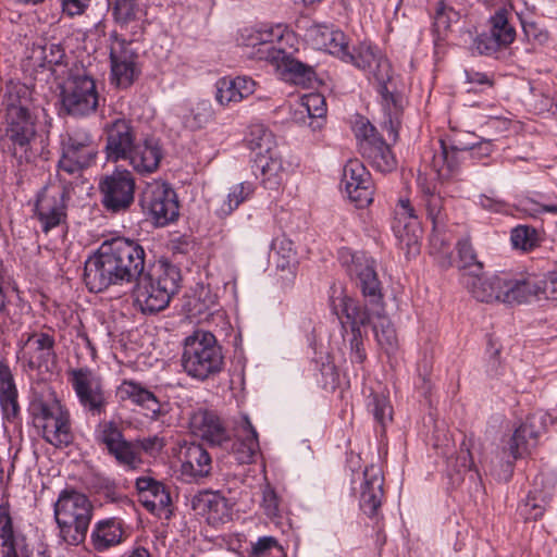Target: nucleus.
I'll return each mask as SVG.
<instances>
[{
  "label": "nucleus",
  "instance_id": "obj_1",
  "mask_svg": "<svg viewBox=\"0 0 557 557\" xmlns=\"http://www.w3.org/2000/svg\"><path fill=\"white\" fill-rule=\"evenodd\" d=\"M145 249L134 240L124 237L106 240L86 260L84 282L92 293L132 283L145 273Z\"/></svg>",
  "mask_w": 557,
  "mask_h": 557
},
{
  "label": "nucleus",
  "instance_id": "obj_2",
  "mask_svg": "<svg viewBox=\"0 0 557 557\" xmlns=\"http://www.w3.org/2000/svg\"><path fill=\"white\" fill-rule=\"evenodd\" d=\"M107 159L112 162L126 161L139 175L156 173L164 157L160 140L153 136L137 139L131 121L116 119L106 126Z\"/></svg>",
  "mask_w": 557,
  "mask_h": 557
},
{
  "label": "nucleus",
  "instance_id": "obj_3",
  "mask_svg": "<svg viewBox=\"0 0 557 557\" xmlns=\"http://www.w3.org/2000/svg\"><path fill=\"white\" fill-rule=\"evenodd\" d=\"M341 260L351 280L360 288L369 306H374L372 327L375 339L386 354L397 349L398 339L391 320L384 313L383 295L379 281L375 261L366 252L343 251Z\"/></svg>",
  "mask_w": 557,
  "mask_h": 557
},
{
  "label": "nucleus",
  "instance_id": "obj_4",
  "mask_svg": "<svg viewBox=\"0 0 557 557\" xmlns=\"http://www.w3.org/2000/svg\"><path fill=\"white\" fill-rule=\"evenodd\" d=\"M180 270L168 262H159L141 274L133 288L134 305L143 313H156L169 306L178 290Z\"/></svg>",
  "mask_w": 557,
  "mask_h": 557
},
{
  "label": "nucleus",
  "instance_id": "obj_5",
  "mask_svg": "<svg viewBox=\"0 0 557 557\" xmlns=\"http://www.w3.org/2000/svg\"><path fill=\"white\" fill-rule=\"evenodd\" d=\"M2 106L5 138L14 148L26 151L36 135V115L30 108L28 88L20 83L8 84Z\"/></svg>",
  "mask_w": 557,
  "mask_h": 557
},
{
  "label": "nucleus",
  "instance_id": "obj_6",
  "mask_svg": "<svg viewBox=\"0 0 557 557\" xmlns=\"http://www.w3.org/2000/svg\"><path fill=\"white\" fill-rule=\"evenodd\" d=\"M482 272L462 273L461 281L468 292L481 302L499 301L504 304L525 302L523 276L509 272H499L491 276H482Z\"/></svg>",
  "mask_w": 557,
  "mask_h": 557
},
{
  "label": "nucleus",
  "instance_id": "obj_7",
  "mask_svg": "<svg viewBox=\"0 0 557 557\" xmlns=\"http://www.w3.org/2000/svg\"><path fill=\"white\" fill-rule=\"evenodd\" d=\"M92 504L76 491L64 490L54 504V519L60 537L69 545L82 544L92 518Z\"/></svg>",
  "mask_w": 557,
  "mask_h": 557
},
{
  "label": "nucleus",
  "instance_id": "obj_8",
  "mask_svg": "<svg viewBox=\"0 0 557 557\" xmlns=\"http://www.w3.org/2000/svg\"><path fill=\"white\" fill-rule=\"evenodd\" d=\"M181 361L188 376L203 381L222 370L224 357L215 336L198 330L184 339Z\"/></svg>",
  "mask_w": 557,
  "mask_h": 557
},
{
  "label": "nucleus",
  "instance_id": "obj_9",
  "mask_svg": "<svg viewBox=\"0 0 557 557\" xmlns=\"http://www.w3.org/2000/svg\"><path fill=\"white\" fill-rule=\"evenodd\" d=\"M30 409L34 426L47 443L62 448L73 442L71 414L60 400L37 399L32 404Z\"/></svg>",
  "mask_w": 557,
  "mask_h": 557
},
{
  "label": "nucleus",
  "instance_id": "obj_10",
  "mask_svg": "<svg viewBox=\"0 0 557 557\" xmlns=\"http://www.w3.org/2000/svg\"><path fill=\"white\" fill-rule=\"evenodd\" d=\"M367 75L369 79H373L377 84L387 117L384 121V129L388 137L396 141L404 108V98L398 90V77L394 74L391 62L383 54L379 57Z\"/></svg>",
  "mask_w": 557,
  "mask_h": 557
},
{
  "label": "nucleus",
  "instance_id": "obj_11",
  "mask_svg": "<svg viewBox=\"0 0 557 557\" xmlns=\"http://www.w3.org/2000/svg\"><path fill=\"white\" fill-rule=\"evenodd\" d=\"M99 99L96 79L84 70L71 72L60 86L61 110L69 115L83 117L95 113Z\"/></svg>",
  "mask_w": 557,
  "mask_h": 557
},
{
  "label": "nucleus",
  "instance_id": "obj_12",
  "mask_svg": "<svg viewBox=\"0 0 557 557\" xmlns=\"http://www.w3.org/2000/svg\"><path fill=\"white\" fill-rule=\"evenodd\" d=\"M96 156L97 146L86 129L76 128L70 132L62 139V157L58 164L59 182H65V175H77Z\"/></svg>",
  "mask_w": 557,
  "mask_h": 557
},
{
  "label": "nucleus",
  "instance_id": "obj_13",
  "mask_svg": "<svg viewBox=\"0 0 557 557\" xmlns=\"http://www.w3.org/2000/svg\"><path fill=\"white\" fill-rule=\"evenodd\" d=\"M140 205L158 226L174 222L180 214L175 190L161 181H153L146 185L141 193Z\"/></svg>",
  "mask_w": 557,
  "mask_h": 557
},
{
  "label": "nucleus",
  "instance_id": "obj_14",
  "mask_svg": "<svg viewBox=\"0 0 557 557\" xmlns=\"http://www.w3.org/2000/svg\"><path fill=\"white\" fill-rule=\"evenodd\" d=\"M417 186L426 216L433 224V234L430 238L432 252H445L444 250L447 245L441 237L440 231L447 221L446 200L437 191L434 178H429L421 172L417 177Z\"/></svg>",
  "mask_w": 557,
  "mask_h": 557
},
{
  "label": "nucleus",
  "instance_id": "obj_15",
  "mask_svg": "<svg viewBox=\"0 0 557 557\" xmlns=\"http://www.w3.org/2000/svg\"><path fill=\"white\" fill-rule=\"evenodd\" d=\"M69 374L81 406L92 416L104 412L108 399L101 376L86 367L73 369Z\"/></svg>",
  "mask_w": 557,
  "mask_h": 557
},
{
  "label": "nucleus",
  "instance_id": "obj_16",
  "mask_svg": "<svg viewBox=\"0 0 557 557\" xmlns=\"http://www.w3.org/2000/svg\"><path fill=\"white\" fill-rule=\"evenodd\" d=\"M99 190L103 207L111 212L128 209L134 201L135 178L128 170H115L101 178Z\"/></svg>",
  "mask_w": 557,
  "mask_h": 557
},
{
  "label": "nucleus",
  "instance_id": "obj_17",
  "mask_svg": "<svg viewBox=\"0 0 557 557\" xmlns=\"http://www.w3.org/2000/svg\"><path fill=\"white\" fill-rule=\"evenodd\" d=\"M283 37V28L281 26H250L240 29L238 40L240 44L251 49L247 52L249 58L265 60L269 62L282 58V49L276 48L274 42Z\"/></svg>",
  "mask_w": 557,
  "mask_h": 557
},
{
  "label": "nucleus",
  "instance_id": "obj_18",
  "mask_svg": "<svg viewBox=\"0 0 557 557\" xmlns=\"http://www.w3.org/2000/svg\"><path fill=\"white\" fill-rule=\"evenodd\" d=\"M392 228L399 247L407 256L419 253L421 235L420 222L416 209L407 198H400L394 209Z\"/></svg>",
  "mask_w": 557,
  "mask_h": 557
},
{
  "label": "nucleus",
  "instance_id": "obj_19",
  "mask_svg": "<svg viewBox=\"0 0 557 557\" xmlns=\"http://www.w3.org/2000/svg\"><path fill=\"white\" fill-rule=\"evenodd\" d=\"M71 182L45 188L38 196L35 211L42 231L48 233L65 220V199L70 195Z\"/></svg>",
  "mask_w": 557,
  "mask_h": 557
},
{
  "label": "nucleus",
  "instance_id": "obj_20",
  "mask_svg": "<svg viewBox=\"0 0 557 557\" xmlns=\"http://www.w3.org/2000/svg\"><path fill=\"white\" fill-rule=\"evenodd\" d=\"M357 136L361 137L360 152L373 169L382 173H388L396 169L397 161L391 147L376 136L373 125L369 122L361 123Z\"/></svg>",
  "mask_w": 557,
  "mask_h": 557
},
{
  "label": "nucleus",
  "instance_id": "obj_21",
  "mask_svg": "<svg viewBox=\"0 0 557 557\" xmlns=\"http://www.w3.org/2000/svg\"><path fill=\"white\" fill-rule=\"evenodd\" d=\"M342 184L348 198L362 208L373 201L374 186L371 175L357 159H350L344 166Z\"/></svg>",
  "mask_w": 557,
  "mask_h": 557
},
{
  "label": "nucleus",
  "instance_id": "obj_22",
  "mask_svg": "<svg viewBox=\"0 0 557 557\" xmlns=\"http://www.w3.org/2000/svg\"><path fill=\"white\" fill-rule=\"evenodd\" d=\"M53 335L46 332H33L22 346L23 359L30 370L49 371L54 366L57 355Z\"/></svg>",
  "mask_w": 557,
  "mask_h": 557
},
{
  "label": "nucleus",
  "instance_id": "obj_23",
  "mask_svg": "<svg viewBox=\"0 0 557 557\" xmlns=\"http://www.w3.org/2000/svg\"><path fill=\"white\" fill-rule=\"evenodd\" d=\"M111 81L120 88L129 87L138 75L137 54L132 42L115 39L110 49Z\"/></svg>",
  "mask_w": 557,
  "mask_h": 557
},
{
  "label": "nucleus",
  "instance_id": "obj_24",
  "mask_svg": "<svg viewBox=\"0 0 557 557\" xmlns=\"http://www.w3.org/2000/svg\"><path fill=\"white\" fill-rule=\"evenodd\" d=\"M549 417L543 412H535L525 419L517 428L508 443V449L513 458L522 457L530 453L536 445L537 438L545 431Z\"/></svg>",
  "mask_w": 557,
  "mask_h": 557
},
{
  "label": "nucleus",
  "instance_id": "obj_25",
  "mask_svg": "<svg viewBox=\"0 0 557 557\" xmlns=\"http://www.w3.org/2000/svg\"><path fill=\"white\" fill-rule=\"evenodd\" d=\"M334 292H336L334 289ZM335 294V293H333ZM331 306L338 315L344 332L347 327L350 332L361 331V326L372 323L374 320V306L369 309L368 306L361 307L358 301L347 295L331 296Z\"/></svg>",
  "mask_w": 557,
  "mask_h": 557
},
{
  "label": "nucleus",
  "instance_id": "obj_26",
  "mask_svg": "<svg viewBox=\"0 0 557 557\" xmlns=\"http://www.w3.org/2000/svg\"><path fill=\"white\" fill-rule=\"evenodd\" d=\"M190 432L211 445L222 446L230 440L219 416L207 409H198L189 418Z\"/></svg>",
  "mask_w": 557,
  "mask_h": 557
},
{
  "label": "nucleus",
  "instance_id": "obj_27",
  "mask_svg": "<svg viewBox=\"0 0 557 557\" xmlns=\"http://www.w3.org/2000/svg\"><path fill=\"white\" fill-rule=\"evenodd\" d=\"M181 474L187 481H198L209 475L212 461L209 453L197 443H185L180 447Z\"/></svg>",
  "mask_w": 557,
  "mask_h": 557
},
{
  "label": "nucleus",
  "instance_id": "obj_28",
  "mask_svg": "<svg viewBox=\"0 0 557 557\" xmlns=\"http://www.w3.org/2000/svg\"><path fill=\"white\" fill-rule=\"evenodd\" d=\"M305 37L314 49L324 50L341 60L347 59L348 42L342 30L312 24L306 29Z\"/></svg>",
  "mask_w": 557,
  "mask_h": 557
},
{
  "label": "nucleus",
  "instance_id": "obj_29",
  "mask_svg": "<svg viewBox=\"0 0 557 557\" xmlns=\"http://www.w3.org/2000/svg\"><path fill=\"white\" fill-rule=\"evenodd\" d=\"M136 488L141 505L158 517L168 519L171 515V496L165 486L150 478H138Z\"/></svg>",
  "mask_w": 557,
  "mask_h": 557
},
{
  "label": "nucleus",
  "instance_id": "obj_30",
  "mask_svg": "<svg viewBox=\"0 0 557 557\" xmlns=\"http://www.w3.org/2000/svg\"><path fill=\"white\" fill-rule=\"evenodd\" d=\"M384 476L382 470L374 465L363 471V483L360 492V508L370 518L377 517L384 498Z\"/></svg>",
  "mask_w": 557,
  "mask_h": 557
},
{
  "label": "nucleus",
  "instance_id": "obj_31",
  "mask_svg": "<svg viewBox=\"0 0 557 557\" xmlns=\"http://www.w3.org/2000/svg\"><path fill=\"white\" fill-rule=\"evenodd\" d=\"M117 395L122 400H131L148 410L152 420H160L168 413V404L161 403L154 393L135 381L124 380L117 387Z\"/></svg>",
  "mask_w": 557,
  "mask_h": 557
},
{
  "label": "nucleus",
  "instance_id": "obj_32",
  "mask_svg": "<svg viewBox=\"0 0 557 557\" xmlns=\"http://www.w3.org/2000/svg\"><path fill=\"white\" fill-rule=\"evenodd\" d=\"M193 508L216 524L230 519L232 504L220 492L206 491L193 498Z\"/></svg>",
  "mask_w": 557,
  "mask_h": 557
},
{
  "label": "nucleus",
  "instance_id": "obj_33",
  "mask_svg": "<svg viewBox=\"0 0 557 557\" xmlns=\"http://www.w3.org/2000/svg\"><path fill=\"white\" fill-rule=\"evenodd\" d=\"M126 537L123 521L117 518H107L97 521L90 533V543L96 552H104L120 545Z\"/></svg>",
  "mask_w": 557,
  "mask_h": 557
},
{
  "label": "nucleus",
  "instance_id": "obj_34",
  "mask_svg": "<svg viewBox=\"0 0 557 557\" xmlns=\"http://www.w3.org/2000/svg\"><path fill=\"white\" fill-rule=\"evenodd\" d=\"M253 164L262 186L269 190H278L287 176L284 161L278 150L259 158H253Z\"/></svg>",
  "mask_w": 557,
  "mask_h": 557
},
{
  "label": "nucleus",
  "instance_id": "obj_35",
  "mask_svg": "<svg viewBox=\"0 0 557 557\" xmlns=\"http://www.w3.org/2000/svg\"><path fill=\"white\" fill-rule=\"evenodd\" d=\"M0 540L2 557H30L32 550L23 537L15 535L9 504L0 505Z\"/></svg>",
  "mask_w": 557,
  "mask_h": 557
},
{
  "label": "nucleus",
  "instance_id": "obj_36",
  "mask_svg": "<svg viewBox=\"0 0 557 557\" xmlns=\"http://www.w3.org/2000/svg\"><path fill=\"white\" fill-rule=\"evenodd\" d=\"M326 114L325 99L321 94L310 92L304 95L294 110L293 120L299 124H307L313 131L320 129Z\"/></svg>",
  "mask_w": 557,
  "mask_h": 557
},
{
  "label": "nucleus",
  "instance_id": "obj_37",
  "mask_svg": "<svg viewBox=\"0 0 557 557\" xmlns=\"http://www.w3.org/2000/svg\"><path fill=\"white\" fill-rule=\"evenodd\" d=\"M215 100L225 107L255 92L256 82L248 76L222 77L215 84Z\"/></svg>",
  "mask_w": 557,
  "mask_h": 557
},
{
  "label": "nucleus",
  "instance_id": "obj_38",
  "mask_svg": "<svg viewBox=\"0 0 557 557\" xmlns=\"http://www.w3.org/2000/svg\"><path fill=\"white\" fill-rule=\"evenodd\" d=\"M235 459L243 465L255 461L260 451L258 433L248 417H244L232 447Z\"/></svg>",
  "mask_w": 557,
  "mask_h": 557
},
{
  "label": "nucleus",
  "instance_id": "obj_39",
  "mask_svg": "<svg viewBox=\"0 0 557 557\" xmlns=\"http://www.w3.org/2000/svg\"><path fill=\"white\" fill-rule=\"evenodd\" d=\"M18 393L8 361L0 357V406L7 420L16 418L20 412Z\"/></svg>",
  "mask_w": 557,
  "mask_h": 557
},
{
  "label": "nucleus",
  "instance_id": "obj_40",
  "mask_svg": "<svg viewBox=\"0 0 557 557\" xmlns=\"http://www.w3.org/2000/svg\"><path fill=\"white\" fill-rule=\"evenodd\" d=\"M18 393L8 361L0 357V406L7 420L16 418L20 412Z\"/></svg>",
  "mask_w": 557,
  "mask_h": 557
},
{
  "label": "nucleus",
  "instance_id": "obj_41",
  "mask_svg": "<svg viewBox=\"0 0 557 557\" xmlns=\"http://www.w3.org/2000/svg\"><path fill=\"white\" fill-rule=\"evenodd\" d=\"M550 500V491L547 487H537V481L532 491L529 492L525 499L519 505L518 513L524 520L540 519Z\"/></svg>",
  "mask_w": 557,
  "mask_h": 557
},
{
  "label": "nucleus",
  "instance_id": "obj_42",
  "mask_svg": "<svg viewBox=\"0 0 557 557\" xmlns=\"http://www.w3.org/2000/svg\"><path fill=\"white\" fill-rule=\"evenodd\" d=\"M246 141L248 148L255 153L253 158L277 151V144L273 133L262 124L250 126Z\"/></svg>",
  "mask_w": 557,
  "mask_h": 557
},
{
  "label": "nucleus",
  "instance_id": "obj_43",
  "mask_svg": "<svg viewBox=\"0 0 557 557\" xmlns=\"http://www.w3.org/2000/svg\"><path fill=\"white\" fill-rule=\"evenodd\" d=\"M281 69L287 78L298 85H306L314 78V70L312 66L301 63L298 60L289 57L284 50H282V58L272 61Z\"/></svg>",
  "mask_w": 557,
  "mask_h": 557
},
{
  "label": "nucleus",
  "instance_id": "obj_44",
  "mask_svg": "<svg viewBox=\"0 0 557 557\" xmlns=\"http://www.w3.org/2000/svg\"><path fill=\"white\" fill-rule=\"evenodd\" d=\"M523 286L527 288L525 302L531 298L557 300V274H549L543 280L534 276L523 277Z\"/></svg>",
  "mask_w": 557,
  "mask_h": 557
},
{
  "label": "nucleus",
  "instance_id": "obj_45",
  "mask_svg": "<svg viewBox=\"0 0 557 557\" xmlns=\"http://www.w3.org/2000/svg\"><path fill=\"white\" fill-rule=\"evenodd\" d=\"M255 191L251 182H242L233 185L216 210L219 216H227L236 210L244 201L249 199Z\"/></svg>",
  "mask_w": 557,
  "mask_h": 557
},
{
  "label": "nucleus",
  "instance_id": "obj_46",
  "mask_svg": "<svg viewBox=\"0 0 557 557\" xmlns=\"http://www.w3.org/2000/svg\"><path fill=\"white\" fill-rule=\"evenodd\" d=\"M271 258L278 270L294 269L297 264V259L293 242L285 236H278L273 239Z\"/></svg>",
  "mask_w": 557,
  "mask_h": 557
},
{
  "label": "nucleus",
  "instance_id": "obj_47",
  "mask_svg": "<svg viewBox=\"0 0 557 557\" xmlns=\"http://www.w3.org/2000/svg\"><path fill=\"white\" fill-rule=\"evenodd\" d=\"M491 37L502 47L510 45L516 37V30L508 21L506 10H498L490 20Z\"/></svg>",
  "mask_w": 557,
  "mask_h": 557
},
{
  "label": "nucleus",
  "instance_id": "obj_48",
  "mask_svg": "<svg viewBox=\"0 0 557 557\" xmlns=\"http://www.w3.org/2000/svg\"><path fill=\"white\" fill-rule=\"evenodd\" d=\"M108 453L126 470H135L143 462L140 455L135 448V444L125 438L108 449Z\"/></svg>",
  "mask_w": 557,
  "mask_h": 557
},
{
  "label": "nucleus",
  "instance_id": "obj_49",
  "mask_svg": "<svg viewBox=\"0 0 557 557\" xmlns=\"http://www.w3.org/2000/svg\"><path fill=\"white\" fill-rule=\"evenodd\" d=\"M214 111L209 100L198 101L188 113L184 114L185 127L196 131L205 127L213 120Z\"/></svg>",
  "mask_w": 557,
  "mask_h": 557
},
{
  "label": "nucleus",
  "instance_id": "obj_50",
  "mask_svg": "<svg viewBox=\"0 0 557 557\" xmlns=\"http://www.w3.org/2000/svg\"><path fill=\"white\" fill-rule=\"evenodd\" d=\"M381 54V51L376 48L361 44L354 49V52L348 51L347 59H343V61L351 62L356 67L362 70L367 74Z\"/></svg>",
  "mask_w": 557,
  "mask_h": 557
},
{
  "label": "nucleus",
  "instance_id": "obj_51",
  "mask_svg": "<svg viewBox=\"0 0 557 557\" xmlns=\"http://www.w3.org/2000/svg\"><path fill=\"white\" fill-rule=\"evenodd\" d=\"M460 269L465 272H482L483 263L478 260L476 253L468 238L460 239L457 243Z\"/></svg>",
  "mask_w": 557,
  "mask_h": 557
},
{
  "label": "nucleus",
  "instance_id": "obj_52",
  "mask_svg": "<svg viewBox=\"0 0 557 557\" xmlns=\"http://www.w3.org/2000/svg\"><path fill=\"white\" fill-rule=\"evenodd\" d=\"M96 440L108 450L124 440V436L116 422L103 421L96 429Z\"/></svg>",
  "mask_w": 557,
  "mask_h": 557
},
{
  "label": "nucleus",
  "instance_id": "obj_53",
  "mask_svg": "<svg viewBox=\"0 0 557 557\" xmlns=\"http://www.w3.org/2000/svg\"><path fill=\"white\" fill-rule=\"evenodd\" d=\"M511 243L516 248L529 251L539 245V234L533 227L519 225L511 232Z\"/></svg>",
  "mask_w": 557,
  "mask_h": 557
},
{
  "label": "nucleus",
  "instance_id": "obj_54",
  "mask_svg": "<svg viewBox=\"0 0 557 557\" xmlns=\"http://www.w3.org/2000/svg\"><path fill=\"white\" fill-rule=\"evenodd\" d=\"M113 10L116 21L127 24L141 14L140 0H114Z\"/></svg>",
  "mask_w": 557,
  "mask_h": 557
},
{
  "label": "nucleus",
  "instance_id": "obj_55",
  "mask_svg": "<svg viewBox=\"0 0 557 557\" xmlns=\"http://www.w3.org/2000/svg\"><path fill=\"white\" fill-rule=\"evenodd\" d=\"M518 208L530 216H537L542 213H550L557 215V202H541L531 197H522L519 199Z\"/></svg>",
  "mask_w": 557,
  "mask_h": 557
},
{
  "label": "nucleus",
  "instance_id": "obj_56",
  "mask_svg": "<svg viewBox=\"0 0 557 557\" xmlns=\"http://www.w3.org/2000/svg\"><path fill=\"white\" fill-rule=\"evenodd\" d=\"M458 20V13L448 7L441 4L434 16V30L438 36L444 35L450 27L451 23Z\"/></svg>",
  "mask_w": 557,
  "mask_h": 557
},
{
  "label": "nucleus",
  "instance_id": "obj_57",
  "mask_svg": "<svg viewBox=\"0 0 557 557\" xmlns=\"http://www.w3.org/2000/svg\"><path fill=\"white\" fill-rule=\"evenodd\" d=\"M369 407L379 423L385 424L392 419L393 411L387 397L377 394L373 395Z\"/></svg>",
  "mask_w": 557,
  "mask_h": 557
},
{
  "label": "nucleus",
  "instance_id": "obj_58",
  "mask_svg": "<svg viewBox=\"0 0 557 557\" xmlns=\"http://www.w3.org/2000/svg\"><path fill=\"white\" fill-rule=\"evenodd\" d=\"M280 497L277 496L274 488L267 483L262 487V502L261 507L269 518H275L280 515Z\"/></svg>",
  "mask_w": 557,
  "mask_h": 557
},
{
  "label": "nucleus",
  "instance_id": "obj_59",
  "mask_svg": "<svg viewBox=\"0 0 557 557\" xmlns=\"http://www.w3.org/2000/svg\"><path fill=\"white\" fill-rule=\"evenodd\" d=\"M554 95L552 92H545L543 89L537 87H531V99L530 106L539 112L543 113L549 111L554 106Z\"/></svg>",
  "mask_w": 557,
  "mask_h": 557
},
{
  "label": "nucleus",
  "instance_id": "obj_60",
  "mask_svg": "<svg viewBox=\"0 0 557 557\" xmlns=\"http://www.w3.org/2000/svg\"><path fill=\"white\" fill-rule=\"evenodd\" d=\"M466 82L471 86L469 90L481 91L493 86V79L486 74L473 69L465 71Z\"/></svg>",
  "mask_w": 557,
  "mask_h": 557
},
{
  "label": "nucleus",
  "instance_id": "obj_61",
  "mask_svg": "<svg viewBox=\"0 0 557 557\" xmlns=\"http://www.w3.org/2000/svg\"><path fill=\"white\" fill-rule=\"evenodd\" d=\"M135 448H139L146 454L150 456H156L159 454L163 447L165 446V441L163 437L158 435L138 438L134 442Z\"/></svg>",
  "mask_w": 557,
  "mask_h": 557
},
{
  "label": "nucleus",
  "instance_id": "obj_62",
  "mask_svg": "<svg viewBox=\"0 0 557 557\" xmlns=\"http://www.w3.org/2000/svg\"><path fill=\"white\" fill-rule=\"evenodd\" d=\"M42 60L49 65H59L63 62L65 52L59 44H47L41 48Z\"/></svg>",
  "mask_w": 557,
  "mask_h": 557
},
{
  "label": "nucleus",
  "instance_id": "obj_63",
  "mask_svg": "<svg viewBox=\"0 0 557 557\" xmlns=\"http://www.w3.org/2000/svg\"><path fill=\"white\" fill-rule=\"evenodd\" d=\"M272 548L281 549V545L274 536H262L251 545L252 557H265Z\"/></svg>",
  "mask_w": 557,
  "mask_h": 557
},
{
  "label": "nucleus",
  "instance_id": "obj_64",
  "mask_svg": "<svg viewBox=\"0 0 557 557\" xmlns=\"http://www.w3.org/2000/svg\"><path fill=\"white\" fill-rule=\"evenodd\" d=\"M441 154L434 156L433 168L438 180H447L453 172V164L447 160L448 153L444 147Z\"/></svg>",
  "mask_w": 557,
  "mask_h": 557
}]
</instances>
